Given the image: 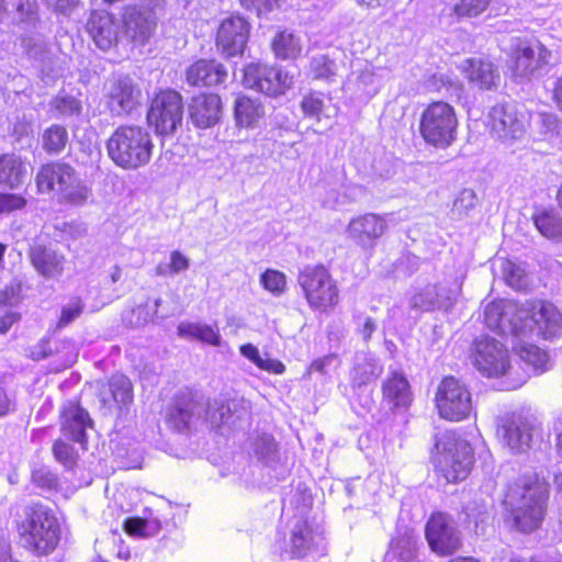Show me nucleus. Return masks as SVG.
Wrapping results in <instances>:
<instances>
[{
	"label": "nucleus",
	"instance_id": "44",
	"mask_svg": "<svg viewBox=\"0 0 562 562\" xmlns=\"http://www.w3.org/2000/svg\"><path fill=\"white\" fill-rule=\"evenodd\" d=\"M533 223L537 229L548 238H555L562 235V220L553 210L542 211L533 215Z\"/></svg>",
	"mask_w": 562,
	"mask_h": 562
},
{
	"label": "nucleus",
	"instance_id": "48",
	"mask_svg": "<svg viewBox=\"0 0 562 562\" xmlns=\"http://www.w3.org/2000/svg\"><path fill=\"white\" fill-rule=\"evenodd\" d=\"M552 367L550 356L547 350L537 346H529V371L533 375L542 374Z\"/></svg>",
	"mask_w": 562,
	"mask_h": 562
},
{
	"label": "nucleus",
	"instance_id": "22",
	"mask_svg": "<svg viewBox=\"0 0 562 562\" xmlns=\"http://www.w3.org/2000/svg\"><path fill=\"white\" fill-rule=\"evenodd\" d=\"M386 228V221L382 216L368 213L352 218L347 227V234L362 248H372Z\"/></svg>",
	"mask_w": 562,
	"mask_h": 562
},
{
	"label": "nucleus",
	"instance_id": "32",
	"mask_svg": "<svg viewBox=\"0 0 562 562\" xmlns=\"http://www.w3.org/2000/svg\"><path fill=\"white\" fill-rule=\"evenodd\" d=\"M27 177L26 164L15 154L0 155V184L16 189Z\"/></svg>",
	"mask_w": 562,
	"mask_h": 562
},
{
	"label": "nucleus",
	"instance_id": "42",
	"mask_svg": "<svg viewBox=\"0 0 562 562\" xmlns=\"http://www.w3.org/2000/svg\"><path fill=\"white\" fill-rule=\"evenodd\" d=\"M239 350L245 358L250 360L261 370L276 374H281L285 370V366L281 361L269 358L267 353L265 358L261 357L259 349L252 344L243 345Z\"/></svg>",
	"mask_w": 562,
	"mask_h": 562
},
{
	"label": "nucleus",
	"instance_id": "27",
	"mask_svg": "<svg viewBox=\"0 0 562 562\" xmlns=\"http://www.w3.org/2000/svg\"><path fill=\"white\" fill-rule=\"evenodd\" d=\"M527 429V417L524 412L506 414L499 419L497 435L515 453L524 452V435Z\"/></svg>",
	"mask_w": 562,
	"mask_h": 562
},
{
	"label": "nucleus",
	"instance_id": "1",
	"mask_svg": "<svg viewBox=\"0 0 562 562\" xmlns=\"http://www.w3.org/2000/svg\"><path fill=\"white\" fill-rule=\"evenodd\" d=\"M290 506L294 507L295 515L289 521L285 530L277 540L281 555L289 559H303L315 551L323 540V531L314 526L304 515L312 507V494H290ZM284 501L283 512L290 510Z\"/></svg>",
	"mask_w": 562,
	"mask_h": 562
},
{
	"label": "nucleus",
	"instance_id": "17",
	"mask_svg": "<svg viewBox=\"0 0 562 562\" xmlns=\"http://www.w3.org/2000/svg\"><path fill=\"white\" fill-rule=\"evenodd\" d=\"M491 133L506 144L524 137L525 127L513 104H498L490 111Z\"/></svg>",
	"mask_w": 562,
	"mask_h": 562
},
{
	"label": "nucleus",
	"instance_id": "58",
	"mask_svg": "<svg viewBox=\"0 0 562 562\" xmlns=\"http://www.w3.org/2000/svg\"><path fill=\"white\" fill-rule=\"evenodd\" d=\"M246 10L254 11L257 15L272 11L281 5L284 0H239Z\"/></svg>",
	"mask_w": 562,
	"mask_h": 562
},
{
	"label": "nucleus",
	"instance_id": "19",
	"mask_svg": "<svg viewBox=\"0 0 562 562\" xmlns=\"http://www.w3.org/2000/svg\"><path fill=\"white\" fill-rule=\"evenodd\" d=\"M529 331L544 340H554L562 336V313L551 302L539 301L530 308Z\"/></svg>",
	"mask_w": 562,
	"mask_h": 562
},
{
	"label": "nucleus",
	"instance_id": "38",
	"mask_svg": "<svg viewBox=\"0 0 562 562\" xmlns=\"http://www.w3.org/2000/svg\"><path fill=\"white\" fill-rule=\"evenodd\" d=\"M301 109L305 116L321 122L323 119L331 120L336 116L337 109L331 104H325L323 93L312 92L303 97Z\"/></svg>",
	"mask_w": 562,
	"mask_h": 562
},
{
	"label": "nucleus",
	"instance_id": "14",
	"mask_svg": "<svg viewBox=\"0 0 562 562\" xmlns=\"http://www.w3.org/2000/svg\"><path fill=\"white\" fill-rule=\"evenodd\" d=\"M474 366L487 378H498L509 369V356L506 348L495 338L487 336L475 340L473 346Z\"/></svg>",
	"mask_w": 562,
	"mask_h": 562
},
{
	"label": "nucleus",
	"instance_id": "50",
	"mask_svg": "<svg viewBox=\"0 0 562 562\" xmlns=\"http://www.w3.org/2000/svg\"><path fill=\"white\" fill-rule=\"evenodd\" d=\"M260 283L267 291L277 296L281 295L286 286L284 273L273 269H268L261 274Z\"/></svg>",
	"mask_w": 562,
	"mask_h": 562
},
{
	"label": "nucleus",
	"instance_id": "41",
	"mask_svg": "<svg viewBox=\"0 0 562 562\" xmlns=\"http://www.w3.org/2000/svg\"><path fill=\"white\" fill-rule=\"evenodd\" d=\"M427 88L430 91H437L449 98H460L463 86L459 79L448 74H434L427 80Z\"/></svg>",
	"mask_w": 562,
	"mask_h": 562
},
{
	"label": "nucleus",
	"instance_id": "43",
	"mask_svg": "<svg viewBox=\"0 0 562 562\" xmlns=\"http://www.w3.org/2000/svg\"><path fill=\"white\" fill-rule=\"evenodd\" d=\"M271 46L276 56L282 59L295 58L301 52L299 38L286 31L276 34Z\"/></svg>",
	"mask_w": 562,
	"mask_h": 562
},
{
	"label": "nucleus",
	"instance_id": "13",
	"mask_svg": "<svg viewBox=\"0 0 562 562\" xmlns=\"http://www.w3.org/2000/svg\"><path fill=\"white\" fill-rule=\"evenodd\" d=\"M243 83L269 97L283 94L293 81L288 72L260 64H249L244 68Z\"/></svg>",
	"mask_w": 562,
	"mask_h": 562
},
{
	"label": "nucleus",
	"instance_id": "12",
	"mask_svg": "<svg viewBox=\"0 0 562 562\" xmlns=\"http://www.w3.org/2000/svg\"><path fill=\"white\" fill-rule=\"evenodd\" d=\"M251 404L244 397L206 403L205 420L215 429H241L250 422Z\"/></svg>",
	"mask_w": 562,
	"mask_h": 562
},
{
	"label": "nucleus",
	"instance_id": "36",
	"mask_svg": "<svg viewBox=\"0 0 562 562\" xmlns=\"http://www.w3.org/2000/svg\"><path fill=\"white\" fill-rule=\"evenodd\" d=\"M124 531L135 539H148L156 537L161 530V521L154 516H133L123 522Z\"/></svg>",
	"mask_w": 562,
	"mask_h": 562
},
{
	"label": "nucleus",
	"instance_id": "16",
	"mask_svg": "<svg viewBox=\"0 0 562 562\" xmlns=\"http://www.w3.org/2000/svg\"><path fill=\"white\" fill-rule=\"evenodd\" d=\"M249 35L248 22L238 15L225 19L216 35L217 49L226 57L241 55L246 48Z\"/></svg>",
	"mask_w": 562,
	"mask_h": 562
},
{
	"label": "nucleus",
	"instance_id": "60",
	"mask_svg": "<svg viewBox=\"0 0 562 562\" xmlns=\"http://www.w3.org/2000/svg\"><path fill=\"white\" fill-rule=\"evenodd\" d=\"M529 562H562V558L553 546H542L529 554Z\"/></svg>",
	"mask_w": 562,
	"mask_h": 562
},
{
	"label": "nucleus",
	"instance_id": "52",
	"mask_svg": "<svg viewBox=\"0 0 562 562\" xmlns=\"http://www.w3.org/2000/svg\"><path fill=\"white\" fill-rule=\"evenodd\" d=\"M491 0H460L453 7L459 18H471L481 14L488 7Z\"/></svg>",
	"mask_w": 562,
	"mask_h": 562
},
{
	"label": "nucleus",
	"instance_id": "2",
	"mask_svg": "<svg viewBox=\"0 0 562 562\" xmlns=\"http://www.w3.org/2000/svg\"><path fill=\"white\" fill-rule=\"evenodd\" d=\"M18 532L24 548L36 555H47L59 542L60 525L53 509L34 504L24 508Z\"/></svg>",
	"mask_w": 562,
	"mask_h": 562
},
{
	"label": "nucleus",
	"instance_id": "31",
	"mask_svg": "<svg viewBox=\"0 0 562 562\" xmlns=\"http://www.w3.org/2000/svg\"><path fill=\"white\" fill-rule=\"evenodd\" d=\"M465 64L468 67H464V72L470 82L484 90L496 88L499 74L492 63L482 59H468Z\"/></svg>",
	"mask_w": 562,
	"mask_h": 562
},
{
	"label": "nucleus",
	"instance_id": "59",
	"mask_svg": "<svg viewBox=\"0 0 562 562\" xmlns=\"http://www.w3.org/2000/svg\"><path fill=\"white\" fill-rule=\"evenodd\" d=\"M513 71L516 77H525L527 70V46L520 42L512 53Z\"/></svg>",
	"mask_w": 562,
	"mask_h": 562
},
{
	"label": "nucleus",
	"instance_id": "34",
	"mask_svg": "<svg viewBox=\"0 0 562 562\" xmlns=\"http://www.w3.org/2000/svg\"><path fill=\"white\" fill-rule=\"evenodd\" d=\"M383 367L371 353H359L350 372L352 386L361 387L381 375Z\"/></svg>",
	"mask_w": 562,
	"mask_h": 562
},
{
	"label": "nucleus",
	"instance_id": "7",
	"mask_svg": "<svg viewBox=\"0 0 562 562\" xmlns=\"http://www.w3.org/2000/svg\"><path fill=\"white\" fill-rule=\"evenodd\" d=\"M434 450L440 456L445 477L448 482L463 481L473 465V451L465 440L456 438L451 432H443L436 437Z\"/></svg>",
	"mask_w": 562,
	"mask_h": 562
},
{
	"label": "nucleus",
	"instance_id": "23",
	"mask_svg": "<svg viewBox=\"0 0 562 562\" xmlns=\"http://www.w3.org/2000/svg\"><path fill=\"white\" fill-rule=\"evenodd\" d=\"M458 291L442 284H427L409 300V307L422 312L449 310L457 300Z\"/></svg>",
	"mask_w": 562,
	"mask_h": 562
},
{
	"label": "nucleus",
	"instance_id": "30",
	"mask_svg": "<svg viewBox=\"0 0 562 562\" xmlns=\"http://www.w3.org/2000/svg\"><path fill=\"white\" fill-rule=\"evenodd\" d=\"M383 400L392 408H406L412 402V392L406 378L398 373L389 376L382 386Z\"/></svg>",
	"mask_w": 562,
	"mask_h": 562
},
{
	"label": "nucleus",
	"instance_id": "6",
	"mask_svg": "<svg viewBox=\"0 0 562 562\" xmlns=\"http://www.w3.org/2000/svg\"><path fill=\"white\" fill-rule=\"evenodd\" d=\"M457 128L456 111L447 102H432L422 114L419 131L428 145L449 147L457 138Z\"/></svg>",
	"mask_w": 562,
	"mask_h": 562
},
{
	"label": "nucleus",
	"instance_id": "46",
	"mask_svg": "<svg viewBox=\"0 0 562 562\" xmlns=\"http://www.w3.org/2000/svg\"><path fill=\"white\" fill-rule=\"evenodd\" d=\"M502 272L506 283L516 291L527 289V276L525 269L510 260L502 263Z\"/></svg>",
	"mask_w": 562,
	"mask_h": 562
},
{
	"label": "nucleus",
	"instance_id": "29",
	"mask_svg": "<svg viewBox=\"0 0 562 562\" xmlns=\"http://www.w3.org/2000/svg\"><path fill=\"white\" fill-rule=\"evenodd\" d=\"M101 401L104 404L123 407L133 401V385L131 380L123 374H114L100 392Z\"/></svg>",
	"mask_w": 562,
	"mask_h": 562
},
{
	"label": "nucleus",
	"instance_id": "24",
	"mask_svg": "<svg viewBox=\"0 0 562 562\" xmlns=\"http://www.w3.org/2000/svg\"><path fill=\"white\" fill-rule=\"evenodd\" d=\"M122 21L126 36L142 44L148 41L156 27L154 12L137 5L126 7Z\"/></svg>",
	"mask_w": 562,
	"mask_h": 562
},
{
	"label": "nucleus",
	"instance_id": "64",
	"mask_svg": "<svg viewBox=\"0 0 562 562\" xmlns=\"http://www.w3.org/2000/svg\"><path fill=\"white\" fill-rule=\"evenodd\" d=\"M338 363V358L336 355L330 353L323 358L316 359L311 364V370L321 372V373H327L328 369L330 367H334Z\"/></svg>",
	"mask_w": 562,
	"mask_h": 562
},
{
	"label": "nucleus",
	"instance_id": "45",
	"mask_svg": "<svg viewBox=\"0 0 562 562\" xmlns=\"http://www.w3.org/2000/svg\"><path fill=\"white\" fill-rule=\"evenodd\" d=\"M548 494H529V537L539 528L547 510Z\"/></svg>",
	"mask_w": 562,
	"mask_h": 562
},
{
	"label": "nucleus",
	"instance_id": "53",
	"mask_svg": "<svg viewBox=\"0 0 562 562\" xmlns=\"http://www.w3.org/2000/svg\"><path fill=\"white\" fill-rule=\"evenodd\" d=\"M22 292L23 281L19 278H14L0 291V304L9 306L18 305L23 299Z\"/></svg>",
	"mask_w": 562,
	"mask_h": 562
},
{
	"label": "nucleus",
	"instance_id": "11",
	"mask_svg": "<svg viewBox=\"0 0 562 562\" xmlns=\"http://www.w3.org/2000/svg\"><path fill=\"white\" fill-rule=\"evenodd\" d=\"M142 98L140 86L127 75L113 76L104 85L103 100L113 116L131 114L140 105Z\"/></svg>",
	"mask_w": 562,
	"mask_h": 562
},
{
	"label": "nucleus",
	"instance_id": "8",
	"mask_svg": "<svg viewBox=\"0 0 562 562\" xmlns=\"http://www.w3.org/2000/svg\"><path fill=\"white\" fill-rule=\"evenodd\" d=\"M297 282L311 307L326 308L338 303L336 282L324 266H306L300 271Z\"/></svg>",
	"mask_w": 562,
	"mask_h": 562
},
{
	"label": "nucleus",
	"instance_id": "28",
	"mask_svg": "<svg viewBox=\"0 0 562 562\" xmlns=\"http://www.w3.org/2000/svg\"><path fill=\"white\" fill-rule=\"evenodd\" d=\"M226 78V68L214 59H200L193 63L187 70L188 83L196 87L221 85Z\"/></svg>",
	"mask_w": 562,
	"mask_h": 562
},
{
	"label": "nucleus",
	"instance_id": "49",
	"mask_svg": "<svg viewBox=\"0 0 562 562\" xmlns=\"http://www.w3.org/2000/svg\"><path fill=\"white\" fill-rule=\"evenodd\" d=\"M310 72L314 79H328L335 76L336 64L325 55H317L310 61Z\"/></svg>",
	"mask_w": 562,
	"mask_h": 562
},
{
	"label": "nucleus",
	"instance_id": "63",
	"mask_svg": "<svg viewBox=\"0 0 562 562\" xmlns=\"http://www.w3.org/2000/svg\"><path fill=\"white\" fill-rule=\"evenodd\" d=\"M160 304H161V299H156L154 301V307H153L151 312H149L147 310V304L145 306H143L140 304L136 308H134L133 314L138 315L136 324L140 325V324H145V323L151 321L154 318V316L157 314L158 307L160 306Z\"/></svg>",
	"mask_w": 562,
	"mask_h": 562
},
{
	"label": "nucleus",
	"instance_id": "57",
	"mask_svg": "<svg viewBox=\"0 0 562 562\" xmlns=\"http://www.w3.org/2000/svg\"><path fill=\"white\" fill-rule=\"evenodd\" d=\"M54 108L60 115L68 116L78 114L81 110L80 101L71 95L56 98L54 100Z\"/></svg>",
	"mask_w": 562,
	"mask_h": 562
},
{
	"label": "nucleus",
	"instance_id": "61",
	"mask_svg": "<svg viewBox=\"0 0 562 562\" xmlns=\"http://www.w3.org/2000/svg\"><path fill=\"white\" fill-rule=\"evenodd\" d=\"M82 311V305L79 301L71 302L67 306H65L61 311V315L59 318V326H66L70 324L74 319H76Z\"/></svg>",
	"mask_w": 562,
	"mask_h": 562
},
{
	"label": "nucleus",
	"instance_id": "35",
	"mask_svg": "<svg viewBox=\"0 0 562 562\" xmlns=\"http://www.w3.org/2000/svg\"><path fill=\"white\" fill-rule=\"evenodd\" d=\"M254 456L263 465L277 469L282 464L278 443L273 436L269 434H262L254 439L251 443Z\"/></svg>",
	"mask_w": 562,
	"mask_h": 562
},
{
	"label": "nucleus",
	"instance_id": "51",
	"mask_svg": "<svg viewBox=\"0 0 562 562\" xmlns=\"http://www.w3.org/2000/svg\"><path fill=\"white\" fill-rule=\"evenodd\" d=\"M53 454L67 469H72L78 460V453L75 448L61 439L54 442Z\"/></svg>",
	"mask_w": 562,
	"mask_h": 562
},
{
	"label": "nucleus",
	"instance_id": "9",
	"mask_svg": "<svg viewBox=\"0 0 562 562\" xmlns=\"http://www.w3.org/2000/svg\"><path fill=\"white\" fill-rule=\"evenodd\" d=\"M436 405L439 415L452 422L468 418L473 409L470 391L453 376L443 378L438 385Z\"/></svg>",
	"mask_w": 562,
	"mask_h": 562
},
{
	"label": "nucleus",
	"instance_id": "33",
	"mask_svg": "<svg viewBox=\"0 0 562 562\" xmlns=\"http://www.w3.org/2000/svg\"><path fill=\"white\" fill-rule=\"evenodd\" d=\"M265 115L263 105L246 95L238 97L234 103V119L238 127L254 128Z\"/></svg>",
	"mask_w": 562,
	"mask_h": 562
},
{
	"label": "nucleus",
	"instance_id": "37",
	"mask_svg": "<svg viewBox=\"0 0 562 562\" xmlns=\"http://www.w3.org/2000/svg\"><path fill=\"white\" fill-rule=\"evenodd\" d=\"M526 494H505L503 502L506 509V522L519 531H525L527 526V501Z\"/></svg>",
	"mask_w": 562,
	"mask_h": 562
},
{
	"label": "nucleus",
	"instance_id": "55",
	"mask_svg": "<svg viewBox=\"0 0 562 562\" xmlns=\"http://www.w3.org/2000/svg\"><path fill=\"white\" fill-rule=\"evenodd\" d=\"M32 481L37 488L42 490H57L59 487L57 475L45 467L33 471Z\"/></svg>",
	"mask_w": 562,
	"mask_h": 562
},
{
	"label": "nucleus",
	"instance_id": "62",
	"mask_svg": "<svg viewBox=\"0 0 562 562\" xmlns=\"http://www.w3.org/2000/svg\"><path fill=\"white\" fill-rule=\"evenodd\" d=\"M170 267L173 274H179L188 270L190 266V259L179 250H172L170 252Z\"/></svg>",
	"mask_w": 562,
	"mask_h": 562
},
{
	"label": "nucleus",
	"instance_id": "15",
	"mask_svg": "<svg viewBox=\"0 0 562 562\" xmlns=\"http://www.w3.org/2000/svg\"><path fill=\"white\" fill-rule=\"evenodd\" d=\"M426 539L438 554H452L461 546L460 532L452 519L443 513L434 514L426 525Z\"/></svg>",
	"mask_w": 562,
	"mask_h": 562
},
{
	"label": "nucleus",
	"instance_id": "4",
	"mask_svg": "<svg viewBox=\"0 0 562 562\" xmlns=\"http://www.w3.org/2000/svg\"><path fill=\"white\" fill-rule=\"evenodd\" d=\"M37 189L41 193H56L58 198L75 205L85 204L91 190L78 177L69 164L55 161L41 167L36 176Z\"/></svg>",
	"mask_w": 562,
	"mask_h": 562
},
{
	"label": "nucleus",
	"instance_id": "54",
	"mask_svg": "<svg viewBox=\"0 0 562 562\" xmlns=\"http://www.w3.org/2000/svg\"><path fill=\"white\" fill-rule=\"evenodd\" d=\"M416 540L411 536H403L392 542V553L403 561H411L415 557Z\"/></svg>",
	"mask_w": 562,
	"mask_h": 562
},
{
	"label": "nucleus",
	"instance_id": "21",
	"mask_svg": "<svg viewBox=\"0 0 562 562\" xmlns=\"http://www.w3.org/2000/svg\"><path fill=\"white\" fill-rule=\"evenodd\" d=\"M188 113L195 127L202 130L213 127L222 117V100L215 93H200L189 102Z\"/></svg>",
	"mask_w": 562,
	"mask_h": 562
},
{
	"label": "nucleus",
	"instance_id": "5",
	"mask_svg": "<svg viewBox=\"0 0 562 562\" xmlns=\"http://www.w3.org/2000/svg\"><path fill=\"white\" fill-rule=\"evenodd\" d=\"M484 323L493 331L513 338V347L527 352V308L514 300L492 301L484 308Z\"/></svg>",
	"mask_w": 562,
	"mask_h": 562
},
{
	"label": "nucleus",
	"instance_id": "56",
	"mask_svg": "<svg viewBox=\"0 0 562 562\" xmlns=\"http://www.w3.org/2000/svg\"><path fill=\"white\" fill-rule=\"evenodd\" d=\"M26 204V199L20 194L0 192V214H9L22 210Z\"/></svg>",
	"mask_w": 562,
	"mask_h": 562
},
{
	"label": "nucleus",
	"instance_id": "47",
	"mask_svg": "<svg viewBox=\"0 0 562 562\" xmlns=\"http://www.w3.org/2000/svg\"><path fill=\"white\" fill-rule=\"evenodd\" d=\"M477 202L476 194L471 189L462 190L454 199L450 211L451 218L461 220L475 206Z\"/></svg>",
	"mask_w": 562,
	"mask_h": 562
},
{
	"label": "nucleus",
	"instance_id": "3",
	"mask_svg": "<svg viewBox=\"0 0 562 562\" xmlns=\"http://www.w3.org/2000/svg\"><path fill=\"white\" fill-rule=\"evenodd\" d=\"M153 149L150 133L139 125H121L106 142L109 157L125 170L146 166L151 159Z\"/></svg>",
	"mask_w": 562,
	"mask_h": 562
},
{
	"label": "nucleus",
	"instance_id": "10",
	"mask_svg": "<svg viewBox=\"0 0 562 562\" xmlns=\"http://www.w3.org/2000/svg\"><path fill=\"white\" fill-rule=\"evenodd\" d=\"M183 120L182 97L175 90H164L151 100L147 121L160 135H171Z\"/></svg>",
	"mask_w": 562,
	"mask_h": 562
},
{
	"label": "nucleus",
	"instance_id": "25",
	"mask_svg": "<svg viewBox=\"0 0 562 562\" xmlns=\"http://www.w3.org/2000/svg\"><path fill=\"white\" fill-rule=\"evenodd\" d=\"M86 29L94 44L102 50H109L119 41V25L114 16L108 12H92Z\"/></svg>",
	"mask_w": 562,
	"mask_h": 562
},
{
	"label": "nucleus",
	"instance_id": "26",
	"mask_svg": "<svg viewBox=\"0 0 562 562\" xmlns=\"http://www.w3.org/2000/svg\"><path fill=\"white\" fill-rule=\"evenodd\" d=\"M92 427L89 413L77 403L69 402L63 411L61 431L65 437L87 447L86 431Z\"/></svg>",
	"mask_w": 562,
	"mask_h": 562
},
{
	"label": "nucleus",
	"instance_id": "18",
	"mask_svg": "<svg viewBox=\"0 0 562 562\" xmlns=\"http://www.w3.org/2000/svg\"><path fill=\"white\" fill-rule=\"evenodd\" d=\"M206 403L194 398L191 393L176 396L169 407L167 420L171 427L181 431L205 420Z\"/></svg>",
	"mask_w": 562,
	"mask_h": 562
},
{
	"label": "nucleus",
	"instance_id": "39",
	"mask_svg": "<svg viewBox=\"0 0 562 562\" xmlns=\"http://www.w3.org/2000/svg\"><path fill=\"white\" fill-rule=\"evenodd\" d=\"M178 335L182 338H194L212 346H220L221 335L206 324L181 322L178 326Z\"/></svg>",
	"mask_w": 562,
	"mask_h": 562
},
{
	"label": "nucleus",
	"instance_id": "20",
	"mask_svg": "<svg viewBox=\"0 0 562 562\" xmlns=\"http://www.w3.org/2000/svg\"><path fill=\"white\" fill-rule=\"evenodd\" d=\"M27 257L35 271L46 280L61 277L66 257L53 245L34 244L27 250Z\"/></svg>",
	"mask_w": 562,
	"mask_h": 562
},
{
	"label": "nucleus",
	"instance_id": "40",
	"mask_svg": "<svg viewBox=\"0 0 562 562\" xmlns=\"http://www.w3.org/2000/svg\"><path fill=\"white\" fill-rule=\"evenodd\" d=\"M69 142L68 131L65 126L53 124L42 135L43 148L50 155L60 154Z\"/></svg>",
	"mask_w": 562,
	"mask_h": 562
}]
</instances>
